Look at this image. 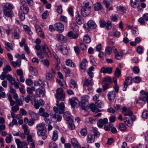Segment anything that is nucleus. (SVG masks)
Segmentation results:
<instances>
[{
	"mask_svg": "<svg viewBox=\"0 0 148 148\" xmlns=\"http://www.w3.org/2000/svg\"><path fill=\"white\" fill-rule=\"evenodd\" d=\"M139 100H141L142 101H144L145 102H146V101L147 102L148 101V96L143 95V96H141V97L139 98L138 100L136 101V103H140V102H138V101Z\"/></svg>",
	"mask_w": 148,
	"mask_h": 148,
	"instance_id": "7c9ffc66",
	"label": "nucleus"
},
{
	"mask_svg": "<svg viewBox=\"0 0 148 148\" xmlns=\"http://www.w3.org/2000/svg\"><path fill=\"white\" fill-rule=\"evenodd\" d=\"M23 73L22 69H19V76H20V82H24L25 80L24 77L23 76Z\"/></svg>",
	"mask_w": 148,
	"mask_h": 148,
	"instance_id": "4c0bfd02",
	"label": "nucleus"
},
{
	"mask_svg": "<svg viewBox=\"0 0 148 148\" xmlns=\"http://www.w3.org/2000/svg\"><path fill=\"white\" fill-rule=\"evenodd\" d=\"M93 133H94V137L95 138V137L97 138L99 137L100 134L99 132L95 128H93Z\"/></svg>",
	"mask_w": 148,
	"mask_h": 148,
	"instance_id": "603ef678",
	"label": "nucleus"
},
{
	"mask_svg": "<svg viewBox=\"0 0 148 148\" xmlns=\"http://www.w3.org/2000/svg\"><path fill=\"white\" fill-rule=\"evenodd\" d=\"M69 101L72 107H77L78 106L79 102L78 99L76 98L73 97L69 99Z\"/></svg>",
	"mask_w": 148,
	"mask_h": 148,
	"instance_id": "9d476101",
	"label": "nucleus"
},
{
	"mask_svg": "<svg viewBox=\"0 0 148 148\" xmlns=\"http://www.w3.org/2000/svg\"><path fill=\"white\" fill-rule=\"evenodd\" d=\"M56 105L58 109L59 113L60 114H63L65 111L64 109L65 106L64 103L62 102L60 104L58 103V100L56 101Z\"/></svg>",
	"mask_w": 148,
	"mask_h": 148,
	"instance_id": "0eeeda50",
	"label": "nucleus"
},
{
	"mask_svg": "<svg viewBox=\"0 0 148 148\" xmlns=\"http://www.w3.org/2000/svg\"><path fill=\"white\" fill-rule=\"evenodd\" d=\"M95 138L94 137L93 134L91 133L88 134L87 137V142L89 143H91L94 142L95 140Z\"/></svg>",
	"mask_w": 148,
	"mask_h": 148,
	"instance_id": "ddd939ff",
	"label": "nucleus"
},
{
	"mask_svg": "<svg viewBox=\"0 0 148 148\" xmlns=\"http://www.w3.org/2000/svg\"><path fill=\"white\" fill-rule=\"evenodd\" d=\"M6 78L10 82L11 85L14 84V86L16 88H18V83L15 81V79L11 75L9 74H8L6 75Z\"/></svg>",
	"mask_w": 148,
	"mask_h": 148,
	"instance_id": "39448f33",
	"label": "nucleus"
},
{
	"mask_svg": "<svg viewBox=\"0 0 148 148\" xmlns=\"http://www.w3.org/2000/svg\"><path fill=\"white\" fill-rule=\"evenodd\" d=\"M92 83V79L91 78H89L88 79H86L85 80L84 85L86 86H91Z\"/></svg>",
	"mask_w": 148,
	"mask_h": 148,
	"instance_id": "a19ab883",
	"label": "nucleus"
},
{
	"mask_svg": "<svg viewBox=\"0 0 148 148\" xmlns=\"http://www.w3.org/2000/svg\"><path fill=\"white\" fill-rule=\"evenodd\" d=\"M32 104L34 106L35 108L36 109H38L40 107V104L39 101L36 99H34V101L31 102Z\"/></svg>",
	"mask_w": 148,
	"mask_h": 148,
	"instance_id": "72a5a7b5",
	"label": "nucleus"
},
{
	"mask_svg": "<svg viewBox=\"0 0 148 148\" xmlns=\"http://www.w3.org/2000/svg\"><path fill=\"white\" fill-rule=\"evenodd\" d=\"M49 148H57V146L54 142H51L49 144Z\"/></svg>",
	"mask_w": 148,
	"mask_h": 148,
	"instance_id": "e2e57ef3",
	"label": "nucleus"
},
{
	"mask_svg": "<svg viewBox=\"0 0 148 148\" xmlns=\"http://www.w3.org/2000/svg\"><path fill=\"white\" fill-rule=\"evenodd\" d=\"M91 110V111L94 112L96 111V106L94 103H91L89 106Z\"/></svg>",
	"mask_w": 148,
	"mask_h": 148,
	"instance_id": "bf43d9fd",
	"label": "nucleus"
},
{
	"mask_svg": "<svg viewBox=\"0 0 148 148\" xmlns=\"http://www.w3.org/2000/svg\"><path fill=\"white\" fill-rule=\"evenodd\" d=\"M112 67H102L101 69L100 72L104 73H108L109 74H110L112 72Z\"/></svg>",
	"mask_w": 148,
	"mask_h": 148,
	"instance_id": "f3484780",
	"label": "nucleus"
},
{
	"mask_svg": "<svg viewBox=\"0 0 148 148\" xmlns=\"http://www.w3.org/2000/svg\"><path fill=\"white\" fill-rule=\"evenodd\" d=\"M133 114L132 112L129 109L126 112V113H124V115L125 116H131Z\"/></svg>",
	"mask_w": 148,
	"mask_h": 148,
	"instance_id": "774afa93",
	"label": "nucleus"
},
{
	"mask_svg": "<svg viewBox=\"0 0 148 148\" xmlns=\"http://www.w3.org/2000/svg\"><path fill=\"white\" fill-rule=\"evenodd\" d=\"M55 96L57 100L63 101L65 98V94L63 93V90L61 88L57 89Z\"/></svg>",
	"mask_w": 148,
	"mask_h": 148,
	"instance_id": "20e7f679",
	"label": "nucleus"
},
{
	"mask_svg": "<svg viewBox=\"0 0 148 148\" xmlns=\"http://www.w3.org/2000/svg\"><path fill=\"white\" fill-rule=\"evenodd\" d=\"M29 71L30 73L32 75H36L38 74L37 70L32 66H30L29 68Z\"/></svg>",
	"mask_w": 148,
	"mask_h": 148,
	"instance_id": "473e14b6",
	"label": "nucleus"
},
{
	"mask_svg": "<svg viewBox=\"0 0 148 148\" xmlns=\"http://www.w3.org/2000/svg\"><path fill=\"white\" fill-rule=\"evenodd\" d=\"M12 70V68L11 66L9 65H7L3 68V73L5 74H6L9 72L10 71Z\"/></svg>",
	"mask_w": 148,
	"mask_h": 148,
	"instance_id": "2f4dec72",
	"label": "nucleus"
},
{
	"mask_svg": "<svg viewBox=\"0 0 148 148\" xmlns=\"http://www.w3.org/2000/svg\"><path fill=\"white\" fill-rule=\"evenodd\" d=\"M19 148H27V143L25 142H21L19 140Z\"/></svg>",
	"mask_w": 148,
	"mask_h": 148,
	"instance_id": "37998d69",
	"label": "nucleus"
},
{
	"mask_svg": "<svg viewBox=\"0 0 148 148\" xmlns=\"http://www.w3.org/2000/svg\"><path fill=\"white\" fill-rule=\"evenodd\" d=\"M121 74V71L118 68H116L115 72V75L116 77L118 78Z\"/></svg>",
	"mask_w": 148,
	"mask_h": 148,
	"instance_id": "13d9d810",
	"label": "nucleus"
},
{
	"mask_svg": "<svg viewBox=\"0 0 148 148\" xmlns=\"http://www.w3.org/2000/svg\"><path fill=\"white\" fill-rule=\"evenodd\" d=\"M88 62V61L86 59L82 60V61L80 64V67L81 69L84 70L86 68V64Z\"/></svg>",
	"mask_w": 148,
	"mask_h": 148,
	"instance_id": "5701e85b",
	"label": "nucleus"
},
{
	"mask_svg": "<svg viewBox=\"0 0 148 148\" xmlns=\"http://www.w3.org/2000/svg\"><path fill=\"white\" fill-rule=\"evenodd\" d=\"M79 36L78 33L76 32L74 33L72 31H70L67 33V36L71 39H76Z\"/></svg>",
	"mask_w": 148,
	"mask_h": 148,
	"instance_id": "f8f14e48",
	"label": "nucleus"
},
{
	"mask_svg": "<svg viewBox=\"0 0 148 148\" xmlns=\"http://www.w3.org/2000/svg\"><path fill=\"white\" fill-rule=\"evenodd\" d=\"M76 13L77 16L76 18V21L78 24L81 25L84 23L83 19V18L79 15V12H77Z\"/></svg>",
	"mask_w": 148,
	"mask_h": 148,
	"instance_id": "dca6fc26",
	"label": "nucleus"
},
{
	"mask_svg": "<svg viewBox=\"0 0 148 148\" xmlns=\"http://www.w3.org/2000/svg\"><path fill=\"white\" fill-rule=\"evenodd\" d=\"M80 133L82 135L85 136L87 134V131L86 129L83 128L81 130Z\"/></svg>",
	"mask_w": 148,
	"mask_h": 148,
	"instance_id": "338daca9",
	"label": "nucleus"
},
{
	"mask_svg": "<svg viewBox=\"0 0 148 148\" xmlns=\"http://www.w3.org/2000/svg\"><path fill=\"white\" fill-rule=\"evenodd\" d=\"M58 132L56 130H55L53 132L52 136V139L53 141H55L58 139Z\"/></svg>",
	"mask_w": 148,
	"mask_h": 148,
	"instance_id": "c03bdc74",
	"label": "nucleus"
},
{
	"mask_svg": "<svg viewBox=\"0 0 148 148\" xmlns=\"http://www.w3.org/2000/svg\"><path fill=\"white\" fill-rule=\"evenodd\" d=\"M84 5L82 7L81 12L82 15L84 17H86L90 13V10L91 7L89 2L84 3Z\"/></svg>",
	"mask_w": 148,
	"mask_h": 148,
	"instance_id": "f257e3e1",
	"label": "nucleus"
},
{
	"mask_svg": "<svg viewBox=\"0 0 148 148\" xmlns=\"http://www.w3.org/2000/svg\"><path fill=\"white\" fill-rule=\"evenodd\" d=\"M116 93L114 91H112L108 92V94L109 100L110 101H113L115 98Z\"/></svg>",
	"mask_w": 148,
	"mask_h": 148,
	"instance_id": "4468645a",
	"label": "nucleus"
},
{
	"mask_svg": "<svg viewBox=\"0 0 148 148\" xmlns=\"http://www.w3.org/2000/svg\"><path fill=\"white\" fill-rule=\"evenodd\" d=\"M34 85L35 86H40L42 87V86L43 85L42 82L40 79H39L37 82L34 81Z\"/></svg>",
	"mask_w": 148,
	"mask_h": 148,
	"instance_id": "6e6d98bb",
	"label": "nucleus"
},
{
	"mask_svg": "<svg viewBox=\"0 0 148 148\" xmlns=\"http://www.w3.org/2000/svg\"><path fill=\"white\" fill-rule=\"evenodd\" d=\"M54 27L60 33L62 32L64 29V25L60 22L56 23L54 25Z\"/></svg>",
	"mask_w": 148,
	"mask_h": 148,
	"instance_id": "6e6552de",
	"label": "nucleus"
},
{
	"mask_svg": "<svg viewBox=\"0 0 148 148\" xmlns=\"http://www.w3.org/2000/svg\"><path fill=\"white\" fill-rule=\"evenodd\" d=\"M70 113L69 111L66 112L64 114L63 117L67 122H72L73 119L70 117Z\"/></svg>",
	"mask_w": 148,
	"mask_h": 148,
	"instance_id": "6ab92c4d",
	"label": "nucleus"
},
{
	"mask_svg": "<svg viewBox=\"0 0 148 148\" xmlns=\"http://www.w3.org/2000/svg\"><path fill=\"white\" fill-rule=\"evenodd\" d=\"M71 29L74 32H77L78 31L79 27L75 23H71Z\"/></svg>",
	"mask_w": 148,
	"mask_h": 148,
	"instance_id": "c9c22d12",
	"label": "nucleus"
},
{
	"mask_svg": "<svg viewBox=\"0 0 148 148\" xmlns=\"http://www.w3.org/2000/svg\"><path fill=\"white\" fill-rule=\"evenodd\" d=\"M73 121L72 122H71L70 121L68 122L69 125V129L71 130L75 129V127L74 124L73 123Z\"/></svg>",
	"mask_w": 148,
	"mask_h": 148,
	"instance_id": "4d7b16f0",
	"label": "nucleus"
},
{
	"mask_svg": "<svg viewBox=\"0 0 148 148\" xmlns=\"http://www.w3.org/2000/svg\"><path fill=\"white\" fill-rule=\"evenodd\" d=\"M37 133L38 136L42 137V138L43 140H45L47 138V134L46 129H43L38 130Z\"/></svg>",
	"mask_w": 148,
	"mask_h": 148,
	"instance_id": "1a4fd4ad",
	"label": "nucleus"
},
{
	"mask_svg": "<svg viewBox=\"0 0 148 148\" xmlns=\"http://www.w3.org/2000/svg\"><path fill=\"white\" fill-rule=\"evenodd\" d=\"M119 128L121 131H124L126 129V127L123 123H120L119 125Z\"/></svg>",
	"mask_w": 148,
	"mask_h": 148,
	"instance_id": "5fc2aeb1",
	"label": "nucleus"
},
{
	"mask_svg": "<svg viewBox=\"0 0 148 148\" xmlns=\"http://www.w3.org/2000/svg\"><path fill=\"white\" fill-rule=\"evenodd\" d=\"M142 116L144 119H147L148 117V111H144L142 113Z\"/></svg>",
	"mask_w": 148,
	"mask_h": 148,
	"instance_id": "680f3d73",
	"label": "nucleus"
},
{
	"mask_svg": "<svg viewBox=\"0 0 148 148\" xmlns=\"http://www.w3.org/2000/svg\"><path fill=\"white\" fill-rule=\"evenodd\" d=\"M106 53L108 55L110 54L112 52V48L109 46L107 47L105 49Z\"/></svg>",
	"mask_w": 148,
	"mask_h": 148,
	"instance_id": "864d4df0",
	"label": "nucleus"
},
{
	"mask_svg": "<svg viewBox=\"0 0 148 148\" xmlns=\"http://www.w3.org/2000/svg\"><path fill=\"white\" fill-rule=\"evenodd\" d=\"M87 25L88 28L94 29L96 27V25L92 20H89L87 23Z\"/></svg>",
	"mask_w": 148,
	"mask_h": 148,
	"instance_id": "aec40b11",
	"label": "nucleus"
},
{
	"mask_svg": "<svg viewBox=\"0 0 148 148\" xmlns=\"http://www.w3.org/2000/svg\"><path fill=\"white\" fill-rule=\"evenodd\" d=\"M51 118L53 120V121L54 122H60L62 120V117L61 116L57 115L56 114H52L51 116Z\"/></svg>",
	"mask_w": 148,
	"mask_h": 148,
	"instance_id": "9b49d317",
	"label": "nucleus"
},
{
	"mask_svg": "<svg viewBox=\"0 0 148 148\" xmlns=\"http://www.w3.org/2000/svg\"><path fill=\"white\" fill-rule=\"evenodd\" d=\"M66 63L67 66L71 67H74L75 66V65L74 63L73 62L72 60L68 59L66 60Z\"/></svg>",
	"mask_w": 148,
	"mask_h": 148,
	"instance_id": "cd10ccee",
	"label": "nucleus"
},
{
	"mask_svg": "<svg viewBox=\"0 0 148 148\" xmlns=\"http://www.w3.org/2000/svg\"><path fill=\"white\" fill-rule=\"evenodd\" d=\"M138 0H131L130 3L132 6L134 8H136L138 7Z\"/></svg>",
	"mask_w": 148,
	"mask_h": 148,
	"instance_id": "a878e982",
	"label": "nucleus"
},
{
	"mask_svg": "<svg viewBox=\"0 0 148 148\" xmlns=\"http://www.w3.org/2000/svg\"><path fill=\"white\" fill-rule=\"evenodd\" d=\"M109 35L110 36L119 37L120 35V33L118 31L110 32H109Z\"/></svg>",
	"mask_w": 148,
	"mask_h": 148,
	"instance_id": "e433bc0d",
	"label": "nucleus"
},
{
	"mask_svg": "<svg viewBox=\"0 0 148 148\" xmlns=\"http://www.w3.org/2000/svg\"><path fill=\"white\" fill-rule=\"evenodd\" d=\"M123 56V53L122 51H120L118 53H116L115 54V58L116 60H120L121 59Z\"/></svg>",
	"mask_w": 148,
	"mask_h": 148,
	"instance_id": "bb28decb",
	"label": "nucleus"
},
{
	"mask_svg": "<svg viewBox=\"0 0 148 148\" xmlns=\"http://www.w3.org/2000/svg\"><path fill=\"white\" fill-rule=\"evenodd\" d=\"M4 13L5 16L11 17L12 16V5L9 3H6L4 5Z\"/></svg>",
	"mask_w": 148,
	"mask_h": 148,
	"instance_id": "f03ea898",
	"label": "nucleus"
},
{
	"mask_svg": "<svg viewBox=\"0 0 148 148\" xmlns=\"http://www.w3.org/2000/svg\"><path fill=\"white\" fill-rule=\"evenodd\" d=\"M96 106V107L98 108H101V106L103 104L102 102L100 100H98L97 101L95 102Z\"/></svg>",
	"mask_w": 148,
	"mask_h": 148,
	"instance_id": "052dcab7",
	"label": "nucleus"
},
{
	"mask_svg": "<svg viewBox=\"0 0 148 148\" xmlns=\"http://www.w3.org/2000/svg\"><path fill=\"white\" fill-rule=\"evenodd\" d=\"M123 121L125 124L127 126L130 127L131 126L132 124L130 122L129 119L127 117H125L123 119Z\"/></svg>",
	"mask_w": 148,
	"mask_h": 148,
	"instance_id": "3c124183",
	"label": "nucleus"
},
{
	"mask_svg": "<svg viewBox=\"0 0 148 148\" xmlns=\"http://www.w3.org/2000/svg\"><path fill=\"white\" fill-rule=\"evenodd\" d=\"M70 86L72 88H74L77 86V84L75 80L73 79H71L70 80Z\"/></svg>",
	"mask_w": 148,
	"mask_h": 148,
	"instance_id": "58836bf2",
	"label": "nucleus"
},
{
	"mask_svg": "<svg viewBox=\"0 0 148 148\" xmlns=\"http://www.w3.org/2000/svg\"><path fill=\"white\" fill-rule=\"evenodd\" d=\"M56 37L57 40L60 41L64 42L66 40V37L62 34H58L56 35Z\"/></svg>",
	"mask_w": 148,
	"mask_h": 148,
	"instance_id": "4be33fe9",
	"label": "nucleus"
},
{
	"mask_svg": "<svg viewBox=\"0 0 148 148\" xmlns=\"http://www.w3.org/2000/svg\"><path fill=\"white\" fill-rule=\"evenodd\" d=\"M83 41L87 43H88L90 42V39L88 35H86L84 36Z\"/></svg>",
	"mask_w": 148,
	"mask_h": 148,
	"instance_id": "de8ad7c7",
	"label": "nucleus"
},
{
	"mask_svg": "<svg viewBox=\"0 0 148 148\" xmlns=\"http://www.w3.org/2000/svg\"><path fill=\"white\" fill-rule=\"evenodd\" d=\"M102 82L103 83H108L110 84L112 81L110 77L108 76L104 77L102 80Z\"/></svg>",
	"mask_w": 148,
	"mask_h": 148,
	"instance_id": "c85d7f7f",
	"label": "nucleus"
},
{
	"mask_svg": "<svg viewBox=\"0 0 148 148\" xmlns=\"http://www.w3.org/2000/svg\"><path fill=\"white\" fill-rule=\"evenodd\" d=\"M16 105L12 107V110L14 112H16L18 110V102L17 101L16 103Z\"/></svg>",
	"mask_w": 148,
	"mask_h": 148,
	"instance_id": "09e8293b",
	"label": "nucleus"
},
{
	"mask_svg": "<svg viewBox=\"0 0 148 148\" xmlns=\"http://www.w3.org/2000/svg\"><path fill=\"white\" fill-rule=\"evenodd\" d=\"M94 8L95 10L98 11L101 9L102 5L99 3H96L94 5Z\"/></svg>",
	"mask_w": 148,
	"mask_h": 148,
	"instance_id": "ea45409f",
	"label": "nucleus"
},
{
	"mask_svg": "<svg viewBox=\"0 0 148 148\" xmlns=\"http://www.w3.org/2000/svg\"><path fill=\"white\" fill-rule=\"evenodd\" d=\"M18 28H16L14 29V32L12 34L13 37L15 39H18Z\"/></svg>",
	"mask_w": 148,
	"mask_h": 148,
	"instance_id": "79ce46f5",
	"label": "nucleus"
},
{
	"mask_svg": "<svg viewBox=\"0 0 148 148\" xmlns=\"http://www.w3.org/2000/svg\"><path fill=\"white\" fill-rule=\"evenodd\" d=\"M67 48V47L66 45H59L58 47V50L62 52L64 48Z\"/></svg>",
	"mask_w": 148,
	"mask_h": 148,
	"instance_id": "69168bd1",
	"label": "nucleus"
},
{
	"mask_svg": "<svg viewBox=\"0 0 148 148\" xmlns=\"http://www.w3.org/2000/svg\"><path fill=\"white\" fill-rule=\"evenodd\" d=\"M20 10H22L24 14H27L29 11V8L26 5L21 6Z\"/></svg>",
	"mask_w": 148,
	"mask_h": 148,
	"instance_id": "b1692460",
	"label": "nucleus"
},
{
	"mask_svg": "<svg viewBox=\"0 0 148 148\" xmlns=\"http://www.w3.org/2000/svg\"><path fill=\"white\" fill-rule=\"evenodd\" d=\"M45 125V124L44 123H41L37 124L36 126V128L38 130L43 129H46Z\"/></svg>",
	"mask_w": 148,
	"mask_h": 148,
	"instance_id": "f704fd0d",
	"label": "nucleus"
},
{
	"mask_svg": "<svg viewBox=\"0 0 148 148\" xmlns=\"http://www.w3.org/2000/svg\"><path fill=\"white\" fill-rule=\"evenodd\" d=\"M113 79L114 80V86L113 87V88L114 89L115 92L117 93L119 92V86L117 84V79L115 77L113 78Z\"/></svg>",
	"mask_w": 148,
	"mask_h": 148,
	"instance_id": "c756f323",
	"label": "nucleus"
},
{
	"mask_svg": "<svg viewBox=\"0 0 148 148\" xmlns=\"http://www.w3.org/2000/svg\"><path fill=\"white\" fill-rule=\"evenodd\" d=\"M36 95L38 97H43L45 95V91L42 89L38 88L37 90Z\"/></svg>",
	"mask_w": 148,
	"mask_h": 148,
	"instance_id": "a211bd4d",
	"label": "nucleus"
},
{
	"mask_svg": "<svg viewBox=\"0 0 148 148\" xmlns=\"http://www.w3.org/2000/svg\"><path fill=\"white\" fill-rule=\"evenodd\" d=\"M24 30L26 33L28 35H30L32 34L30 28L26 25H24L23 26Z\"/></svg>",
	"mask_w": 148,
	"mask_h": 148,
	"instance_id": "393cba45",
	"label": "nucleus"
},
{
	"mask_svg": "<svg viewBox=\"0 0 148 148\" xmlns=\"http://www.w3.org/2000/svg\"><path fill=\"white\" fill-rule=\"evenodd\" d=\"M89 97L88 96H84L82 97V100L80 106L82 108L86 111L88 109L89 106H88V99Z\"/></svg>",
	"mask_w": 148,
	"mask_h": 148,
	"instance_id": "7ed1b4c3",
	"label": "nucleus"
},
{
	"mask_svg": "<svg viewBox=\"0 0 148 148\" xmlns=\"http://www.w3.org/2000/svg\"><path fill=\"white\" fill-rule=\"evenodd\" d=\"M28 112L29 115L32 118V119L34 121H36L38 119L39 116L38 114L31 110H29Z\"/></svg>",
	"mask_w": 148,
	"mask_h": 148,
	"instance_id": "2eb2a0df",
	"label": "nucleus"
},
{
	"mask_svg": "<svg viewBox=\"0 0 148 148\" xmlns=\"http://www.w3.org/2000/svg\"><path fill=\"white\" fill-rule=\"evenodd\" d=\"M12 136V135L9 134H7V136L5 139V141L7 143H11Z\"/></svg>",
	"mask_w": 148,
	"mask_h": 148,
	"instance_id": "a18cd8bd",
	"label": "nucleus"
},
{
	"mask_svg": "<svg viewBox=\"0 0 148 148\" xmlns=\"http://www.w3.org/2000/svg\"><path fill=\"white\" fill-rule=\"evenodd\" d=\"M42 51L48 57H51V52L47 45L45 44L42 46Z\"/></svg>",
	"mask_w": 148,
	"mask_h": 148,
	"instance_id": "423d86ee",
	"label": "nucleus"
},
{
	"mask_svg": "<svg viewBox=\"0 0 148 148\" xmlns=\"http://www.w3.org/2000/svg\"><path fill=\"white\" fill-rule=\"evenodd\" d=\"M35 88L34 86L32 87H28L27 88V93L29 94H33V92L35 90Z\"/></svg>",
	"mask_w": 148,
	"mask_h": 148,
	"instance_id": "8fccbe9b",
	"label": "nucleus"
},
{
	"mask_svg": "<svg viewBox=\"0 0 148 148\" xmlns=\"http://www.w3.org/2000/svg\"><path fill=\"white\" fill-rule=\"evenodd\" d=\"M128 85H131L132 83V77H129L125 79V81Z\"/></svg>",
	"mask_w": 148,
	"mask_h": 148,
	"instance_id": "49530a36",
	"label": "nucleus"
},
{
	"mask_svg": "<svg viewBox=\"0 0 148 148\" xmlns=\"http://www.w3.org/2000/svg\"><path fill=\"white\" fill-rule=\"evenodd\" d=\"M71 143L74 148H82V147L75 138L71 139Z\"/></svg>",
	"mask_w": 148,
	"mask_h": 148,
	"instance_id": "412c9836",
	"label": "nucleus"
},
{
	"mask_svg": "<svg viewBox=\"0 0 148 148\" xmlns=\"http://www.w3.org/2000/svg\"><path fill=\"white\" fill-rule=\"evenodd\" d=\"M110 84L108 83H103V84L102 85L103 89V91H105L107 89L109 88V86Z\"/></svg>",
	"mask_w": 148,
	"mask_h": 148,
	"instance_id": "0e129e2a",
	"label": "nucleus"
}]
</instances>
